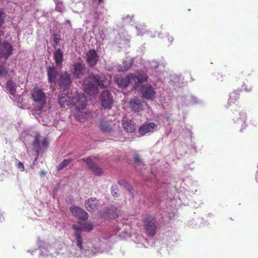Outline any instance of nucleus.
<instances>
[{
	"label": "nucleus",
	"instance_id": "obj_1",
	"mask_svg": "<svg viewBox=\"0 0 258 258\" xmlns=\"http://www.w3.org/2000/svg\"><path fill=\"white\" fill-rule=\"evenodd\" d=\"M85 97L83 95L77 94L71 97L64 92H60L58 95V103L61 108H68L70 106H75V115L80 122L86 120L82 111L86 107Z\"/></svg>",
	"mask_w": 258,
	"mask_h": 258
},
{
	"label": "nucleus",
	"instance_id": "obj_2",
	"mask_svg": "<svg viewBox=\"0 0 258 258\" xmlns=\"http://www.w3.org/2000/svg\"><path fill=\"white\" fill-rule=\"evenodd\" d=\"M108 82L104 77L93 74H90L83 81V89L85 93L89 95H95L98 93V87L105 88Z\"/></svg>",
	"mask_w": 258,
	"mask_h": 258
},
{
	"label": "nucleus",
	"instance_id": "obj_3",
	"mask_svg": "<svg viewBox=\"0 0 258 258\" xmlns=\"http://www.w3.org/2000/svg\"><path fill=\"white\" fill-rule=\"evenodd\" d=\"M48 82L50 83L57 81L58 86L64 90L68 89L72 83L71 75L68 72H62L58 73L56 69L49 67L47 69Z\"/></svg>",
	"mask_w": 258,
	"mask_h": 258
},
{
	"label": "nucleus",
	"instance_id": "obj_4",
	"mask_svg": "<svg viewBox=\"0 0 258 258\" xmlns=\"http://www.w3.org/2000/svg\"><path fill=\"white\" fill-rule=\"evenodd\" d=\"M31 97L35 102V110H42L46 104V95L43 89L38 86L34 87L30 92Z\"/></svg>",
	"mask_w": 258,
	"mask_h": 258
},
{
	"label": "nucleus",
	"instance_id": "obj_5",
	"mask_svg": "<svg viewBox=\"0 0 258 258\" xmlns=\"http://www.w3.org/2000/svg\"><path fill=\"white\" fill-rule=\"evenodd\" d=\"M14 47L8 41L2 42L0 39V58L7 60L13 54Z\"/></svg>",
	"mask_w": 258,
	"mask_h": 258
},
{
	"label": "nucleus",
	"instance_id": "obj_6",
	"mask_svg": "<svg viewBox=\"0 0 258 258\" xmlns=\"http://www.w3.org/2000/svg\"><path fill=\"white\" fill-rule=\"evenodd\" d=\"M145 229L148 235L153 236L156 233L157 225L155 217L147 216L144 220Z\"/></svg>",
	"mask_w": 258,
	"mask_h": 258
},
{
	"label": "nucleus",
	"instance_id": "obj_7",
	"mask_svg": "<svg viewBox=\"0 0 258 258\" xmlns=\"http://www.w3.org/2000/svg\"><path fill=\"white\" fill-rule=\"evenodd\" d=\"M100 101L101 106L105 109H111L113 103V100L110 92L104 90L100 94Z\"/></svg>",
	"mask_w": 258,
	"mask_h": 258
},
{
	"label": "nucleus",
	"instance_id": "obj_8",
	"mask_svg": "<svg viewBox=\"0 0 258 258\" xmlns=\"http://www.w3.org/2000/svg\"><path fill=\"white\" fill-rule=\"evenodd\" d=\"M82 161L85 162L88 168L96 175L100 176L103 174V170L97 164L93 162L92 159L89 157L87 158H82Z\"/></svg>",
	"mask_w": 258,
	"mask_h": 258
},
{
	"label": "nucleus",
	"instance_id": "obj_9",
	"mask_svg": "<svg viewBox=\"0 0 258 258\" xmlns=\"http://www.w3.org/2000/svg\"><path fill=\"white\" fill-rule=\"evenodd\" d=\"M158 127V124L154 122H147L143 124L138 129V133L144 136L148 133L154 132Z\"/></svg>",
	"mask_w": 258,
	"mask_h": 258
},
{
	"label": "nucleus",
	"instance_id": "obj_10",
	"mask_svg": "<svg viewBox=\"0 0 258 258\" xmlns=\"http://www.w3.org/2000/svg\"><path fill=\"white\" fill-rule=\"evenodd\" d=\"M140 91L145 99L148 100H153L155 96L156 92L152 86L149 84L143 85Z\"/></svg>",
	"mask_w": 258,
	"mask_h": 258
},
{
	"label": "nucleus",
	"instance_id": "obj_11",
	"mask_svg": "<svg viewBox=\"0 0 258 258\" xmlns=\"http://www.w3.org/2000/svg\"><path fill=\"white\" fill-rule=\"evenodd\" d=\"M99 60V55L95 50H89L86 53V62L90 67L95 66Z\"/></svg>",
	"mask_w": 258,
	"mask_h": 258
},
{
	"label": "nucleus",
	"instance_id": "obj_12",
	"mask_svg": "<svg viewBox=\"0 0 258 258\" xmlns=\"http://www.w3.org/2000/svg\"><path fill=\"white\" fill-rule=\"evenodd\" d=\"M70 211L73 216L79 219L85 221L88 218L87 213L78 207H71Z\"/></svg>",
	"mask_w": 258,
	"mask_h": 258
},
{
	"label": "nucleus",
	"instance_id": "obj_13",
	"mask_svg": "<svg viewBox=\"0 0 258 258\" xmlns=\"http://www.w3.org/2000/svg\"><path fill=\"white\" fill-rule=\"evenodd\" d=\"M73 75L77 79L81 78L85 74V64L82 62H78L73 66Z\"/></svg>",
	"mask_w": 258,
	"mask_h": 258
},
{
	"label": "nucleus",
	"instance_id": "obj_14",
	"mask_svg": "<svg viewBox=\"0 0 258 258\" xmlns=\"http://www.w3.org/2000/svg\"><path fill=\"white\" fill-rule=\"evenodd\" d=\"M122 125L124 131L128 133H133L136 130V123L132 119L126 117L123 118Z\"/></svg>",
	"mask_w": 258,
	"mask_h": 258
},
{
	"label": "nucleus",
	"instance_id": "obj_15",
	"mask_svg": "<svg viewBox=\"0 0 258 258\" xmlns=\"http://www.w3.org/2000/svg\"><path fill=\"white\" fill-rule=\"evenodd\" d=\"M114 125L111 121L102 119L99 121L98 126L103 133H110L113 130Z\"/></svg>",
	"mask_w": 258,
	"mask_h": 258
},
{
	"label": "nucleus",
	"instance_id": "obj_16",
	"mask_svg": "<svg viewBox=\"0 0 258 258\" xmlns=\"http://www.w3.org/2000/svg\"><path fill=\"white\" fill-rule=\"evenodd\" d=\"M73 228L75 230V236L77 241V245L80 249H83V241L81 234L82 232V228L77 225H73Z\"/></svg>",
	"mask_w": 258,
	"mask_h": 258
},
{
	"label": "nucleus",
	"instance_id": "obj_17",
	"mask_svg": "<svg viewBox=\"0 0 258 258\" xmlns=\"http://www.w3.org/2000/svg\"><path fill=\"white\" fill-rule=\"evenodd\" d=\"M241 90H234L230 93L229 98L228 100L229 105H232L235 104L240 98Z\"/></svg>",
	"mask_w": 258,
	"mask_h": 258
},
{
	"label": "nucleus",
	"instance_id": "obj_18",
	"mask_svg": "<svg viewBox=\"0 0 258 258\" xmlns=\"http://www.w3.org/2000/svg\"><path fill=\"white\" fill-rule=\"evenodd\" d=\"M131 107L135 112H139L143 109V105L140 99L135 98L130 102Z\"/></svg>",
	"mask_w": 258,
	"mask_h": 258
},
{
	"label": "nucleus",
	"instance_id": "obj_19",
	"mask_svg": "<svg viewBox=\"0 0 258 258\" xmlns=\"http://www.w3.org/2000/svg\"><path fill=\"white\" fill-rule=\"evenodd\" d=\"M53 59L57 66H61L63 60V52L60 48L57 49L53 53Z\"/></svg>",
	"mask_w": 258,
	"mask_h": 258
},
{
	"label": "nucleus",
	"instance_id": "obj_20",
	"mask_svg": "<svg viewBox=\"0 0 258 258\" xmlns=\"http://www.w3.org/2000/svg\"><path fill=\"white\" fill-rule=\"evenodd\" d=\"M115 82L120 87H126L128 85V78L127 75L125 77L118 76L115 77Z\"/></svg>",
	"mask_w": 258,
	"mask_h": 258
},
{
	"label": "nucleus",
	"instance_id": "obj_21",
	"mask_svg": "<svg viewBox=\"0 0 258 258\" xmlns=\"http://www.w3.org/2000/svg\"><path fill=\"white\" fill-rule=\"evenodd\" d=\"M40 137V136L39 134L36 135L34 137V141L33 144V147L35 149V151L36 153V157L34 160V162L37 160L41 150Z\"/></svg>",
	"mask_w": 258,
	"mask_h": 258
},
{
	"label": "nucleus",
	"instance_id": "obj_22",
	"mask_svg": "<svg viewBox=\"0 0 258 258\" xmlns=\"http://www.w3.org/2000/svg\"><path fill=\"white\" fill-rule=\"evenodd\" d=\"M98 200L96 198L89 199L86 203V207L88 211H93L97 209Z\"/></svg>",
	"mask_w": 258,
	"mask_h": 258
},
{
	"label": "nucleus",
	"instance_id": "obj_23",
	"mask_svg": "<svg viewBox=\"0 0 258 258\" xmlns=\"http://www.w3.org/2000/svg\"><path fill=\"white\" fill-rule=\"evenodd\" d=\"M6 89L11 95L13 96L15 95L17 85L12 80H10L8 81Z\"/></svg>",
	"mask_w": 258,
	"mask_h": 258
},
{
	"label": "nucleus",
	"instance_id": "obj_24",
	"mask_svg": "<svg viewBox=\"0 0 258 258\" xmlns=\"http://www.w3.org/2000/svg\"><path fill=\"white\" fill-rule=\"evenodd\" d=\"M240 117L238 118L237 120V123L241 124L242 128L240 129V132H242L243 130L247 126L246 123V120L247 116L245 113L241 112L239 113Z\"/></svg>",
	"mask_w": 258,
	"mask_h": 258
},
{
	"label": "nucleus",
	"instance_id": "obj_25",
	"mask_svg": "<svg viewBox=\"0 0 258 258\" xmlns=\"http://www.w3.org/2000/svg\"><path fill=\"white\" fill-rule=\"evenodd\" d=\"M132 66V63L127 61H123L122 64L117 66L118 72H125L127 71Z\"/></svg>",
	"mask_w": 258,
	"mask_h": 258
},
{
	"label": "nucleus",
	"instance_id": "obj_26",
	"mask_svg": "<svg viewBox=\"0 0 258 258\" xmlns=\"http://www.w3.org/2000/svg\"><path fill=\"white\" fill-rule=\"evenodd\" d=\"M73 160V159L71 158L63 159L57 166V170L60 171L62 170L63 168L67 167L70 163H71Z\"/></svg>",
	"mask_w": 258,
	"mask_h": 258
},
{
	"label": "nucleus",
	"instance_id": "obj_27",
	"mask_svg": "<svg viewBox=\"0 0 258 258\" xmlns=\"http://www.w3.org/2000/svg\"><path fill=\"white\" fill-rule=\"evenodd\" d=\"M128 78V85L130 84L136 86L139 83V80L137 77V75L130 74L127 75Z\"/></svg>",
	"mask_w": 258,
	"mask_h": 258
},
{
	"label": "nucleus",
	"instance_id": "obj_28",
	"mask_svg": "<svg viewBox=\"0 0 258 258\" xmlns=\"http://www.w3.org/2000/svg\"><path fill=\"white\" fill-rule=\"evenodd\" d=\"M137 77L139 80V83L145 82L148 79V76L145 73H139Z\"/></svg>",
	"mask_w": 258,
	"mask_h": 258
},
{
	"label": "nucleus",
	"instance_id": "obj_29",
	"mask_svg": "<svg viewBox=\"0 0 258 258\" xmlns=\"http://www.w3.org/2000/svg\"><path fill=\"white\" fill-rule=\"evenodd\" d=\"M82 228V231L83 230H87L90 231L93 229V225L90 222H87L85 223L83 227H81Z\"/></svg>",
	"mask_w": 258,
	"mask_h": 258
},
{
	"label": "nucleus",
	"instance_id": "obj_30",
	"mask_svg": "<svg viewBox=\"0 0 258 258\" xmlns=\"http://www.w3.org/2000/svg\"><path fill=\"white\" fill-rule=\"evenodd\" d=\"M8 73V71L3 66L0 64V76H5Z\"/></svg>",
	"mask_w": 258,
	"mask_h": 258
},
{
	"label": "nucleus",
	"instance_id": "obj_31",
	"mask_svg": "<svg viewBox=\"0 0 258 258\" xmlns=\"http://www.w3.org/2000/svg\"><path fill=\"white\" fill-rule=\"evenodd\" d=\"M55 10L58 12H62L63 11V8L62 3H60V4H56L55 6Z\"/></svg>",
	"mask_w": 258,
	"mask_h": 258
},
{
	"label": "nucleus",
	"instance_id": "obj_32",
	"mask_svg": "<svg viewBox=\"0 0 258 258\" xmlns=\"http://www.w3.org/2000/svg\"><path fill=\"white\" fill-rule=\"evenodd\" d=\"M111 194L114 197H117L118 194V190L116 186H112L111 187Z\"/></svg>",
	"mask_w": 258,
	"mask_h": 258
},
{
	"label": "nucleus",
	"instance_id": "obj_33",
	"mask_svg": "<svg viewBox=\"0 0 258 258\" xmlns=\"http://www.w3.org/2000/svg\"><path fill=\"white\" fill-rule=\"evenodd\" d=\"M16 166L18 168L20 169L21 171H24L25 167L23 163L21 161H18L17 163Z\"/></svg>",
	"mask_w": 258,
	"mask_h": 258
},
{
	"label": "nucleus",
	"instance_id": "obj_34",
	"mask_svg": "<svg viewBox=\"0 0 258 258\" xmlns=\"http://www.w3.org/2000/svg\"><path fill=\"white\" fill-rule=\"evenodd\" d=\"M4 15L5 13L3 12L0 11V27L4 23Z\"/></svg>",
	"mask_w": 258,
	"mask_h": 258
},
{
	"label": "nucleus",
	"instance_id": "obj_35",
	"mask_svg": "<svg viewBox=\"0 0 258 258\" xmlns=\"http://www.w3.org/2000/svg\"><path fill=\"white\" fill-rule=\"evenodd\" d=\"M111 211H112V213H113L109 216V218H111V219H115V218H116V217H117V215L116 214V212L114 211L113 209H109V211H108L109 214H110Z\"/></svg>",
	"mask_w": 258,
	"mask_h": 258
},
{
	"label": "nucleus",
	"instance_id": "obj_36",
	"mask_svg": "<svg viewBox=\"0 0 258 258\" xmlns=\"http://www.w3.org/2000/svg\"><path fill=\"white\" fill-rule=\"evenodd\" d=\"M134 160L136 162H138L139 163H142V161L140 158V156L138 154H134Z\"/></svg>",
	"mask_w": 258,
	"mask_h": 258
},
{
	"label": "nucleus",
	"instance_id": "obj_37",
	"mask_svg": "<svg viewBox=\"0 0 258 258\" xmlns=\"http://www.w3.org/2000/svg\"><path fill=\"white\" fill-rule=\"evenodd\" d=\"M42 145L44 148H47L48 147V142L46 138H45L43 139V140L42 141Z\"/></svg>",
	"mask_w": 258,
	"mask_h": 258
},
{
	"label": "nucleus",
	"instance_id": "obj_38",
	"mask_svg": "<svg viewBox=\"0 0 258 258\" xmlns=\"http://www.w3.org/2000/svg\"><path fill=\"white\" fill-rule=\"evenodd\" d=\"M242 89L245 91L246 92H250L252 90V87L251 86H249L248 87H245V85H244L242 87Z\"/></svg>",
	"mask_w": 258,
	"mask_h": 258
},
{
	"label": "nucleus",
	"instance_id": "obj_39",
	"mask_svg": "<svg viewBox=\"0 0 258 258\" xmlns=\"http://www.w3.org/2000/svg\"><path fill=\"white\" fill-rule=\"evenodd\" d=\"M46 172L44 170H41L40 172V174L41 175H45L46 174Z\"/></svg>",
	"mask_w": 258,
	"mask_h": 258
},
{
	"label": "nucleus",
	"instance_id": "obj_40",
	"mask_svg": "<svg viewBox=\"0 0 258 258\" xmlns=\"http://www.w3.org/2000/svg\"><path fill=\"white\" fill-rule=\"evenodd\" d=\"M168 40L171 42L173 40V38L172 37H170V38H168Z\"/></svg>",
	"mask_w": 258,
	"mask_h": 258
},
{
	"label": "nucleus",
	"instance_id": "obj_41",
	"mask_svg": "<svg viewBox=\"0 0 258 258\" xmlns=\"http://www.w3.org/2000/svg\"><path fill=\"white\" fill-rule=\"evenodd\" d=\"M103 2V0H98L99 3H101Z\"/></svg>",
	"mask_w": 258,
	"mask_h": 258
}]
</instances>
